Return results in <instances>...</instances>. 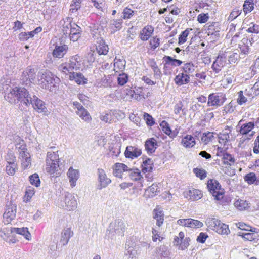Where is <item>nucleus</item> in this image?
Masks as SVG:
<instances>
[{"label":"nucleus","instance_id":"obj_44","mask_svg":"<svg viewBox=\"0 0 259 259\" xmlns=\"http://www.w3.org/2000/svg\"><path fill=\"white\" fill-rule=\"evenodd\" d=\"M248 203L246 201L238 199L234 202V206L240 210L246 209L248 207Z\"/></svg>","mask_w":259,"mask_h":259},{"label":"nucleus","instance_id":"obj_41","mask_svg":"<svg viewBox=\"0 0 259 259\" xmlns=\"http://www.w3.org/2000/svg\"><path fill=\"white\" fill-rule=\"evenodd\" d=\"M160 125L164 133L169 136L170 137H173L175 136V135L172 134L169 124L167 122L165 121H162Z\"/></svg>","mask_w":259,"mask_h":259},{"label":"nucleus","instance_id":"obj_5","mask_svg":"<svg viewBox=\"0 0 259 259\" xmlns=\"http://www.w3.org/2000/svg\"><path fill=\"white\" fill-rule=\"evenodd\" d=\"M92 31V34L93 37L97 39L96 44V49L97 52L99 55H106L108 52V47L105 43L103 38L101 37H99L100 35L97 33V31L99 29V26L94 25L91 27Z\"/></svg>","mask_w":259,"mask_h":259},{"label":"nucleus","instance_id":"obj_58","mask_svg":"<svg viewBox=\"0 0 259 259\" xmlns=\"http://www.w3.org/2000/svg\"><path fill=\"white\" fill-rule=\"evenodd\" d=\"M242 13V10H239L238 9H234L232 12L230 13L229 19L231 20H233L235 18H236L238 16L241 15Z\"/></svg>","mask_w":259,"mask_h":259},{"label":"nucleus","instance_id":"obj_56","mask_svg":"<svg viewBox=\"0 0 259 259\" xmlns=\"http://www.w3.org/2000/svg\"><path fill=\"white\" fill-rule=\"evenodd\" d=\"M249 26H250V27L247 30V32L255 33H258L259 32V25H256L253 22H250Z\"/></svg>","mask_w":259,"mask_h":259},{"label":"nucleus","instance_id":"obj_29","mask_svg":"<svg viewBox=\"0 0 259 259\" xmlns=\"http://www.w3.org/2000/svg\"><path fill=\"white\" fill-rule=\"evenodd\" d=\"M72 235L73 232L71 231L70 228H67L63 230L61 234V240L63 242V245H66L68 243Z\"/></svg>","mask_w":259,"mask_h":259},{"label":"nucleus","instance_id":"obj_19","mask_svg":"<svg viewBox=\"0 0 259 259\" xmlns=\"http://www.w3.org/2000/svg\"><path fill=\"white\" fill-rule=\"evenodd\" d=\"M68 50V46L66 45L62 46L56 45L53 52V55L54 57L61 58L66 53Z\"/></svg>","mask_w":259,"mask_h":259},{"label":"nucleus","instance_id":"obj_2","mask_svg":"<svg viewBox=\"0 0 259 259\" xmlns=\"http://www.w3.org/2000/svg\"><path fill=\"white\" fill-rule=\"evenodd\" d=\"M38 84L44 89L53 92L57 88L60 79L48 70H41L38 73Z\"/></svg>","mask_w":259,"mask_h":259},{"label":"nucleus","instance_id":"obj_13","mask_svg":"<svg viewBox=\"0 0 259 259\" xmlns=\"http://www.w3.org/2000/svg\"><path fill=\"white\" fill-rule=\"evenodd\" d=\"M142 154V150L136 146H129L126 148L124 152L126 158L134 159L140 156Z\"/></svg>","mask_w":259,"mask_h":259},{"label":"nucleus","instance_id":"obj_11","mask_svg":"<svg viewBox=\"0 0 259 259\" xmlns=\"http://www.w3.org/2000/svg\"><path fill=\"white\" fill-rule=\"evenodd\" d=\"M64 202L66 209L68 210H73L77 208V200L75 196L70 193L66 192L65 193Z\"/></svg>","mask_w":259,"mask_h":259},{"label":"nucleus","instance_id":"obj_7","mask_svg":"<svg viewBox=\"0 0 259 259\" xmlns=\"http://www.w3.org/2000/svg\"><path fill=\"white\" fill-rule=\"evenodd\" d=\"M17 206L13 201H10L6 204L5 211L3 214V222L6 224H9L16 216Z\"/></svg>","mask_w":259,"mask_h":259},{"label":"nucleus","instance_id":"obj_22","mask_svg":"<svg viewBox=\"0 0 259 259\" xmlns=\"http://www.w3.org/2000/svg\"><path fill=\"white\" fill-rule=\"evenodd\" d=\"M175 83L179 86L188 83L190 81L189 75L184 73H179L175 79Z\"/></svg>","mask_w":259,"mask_h":259},{"label":"nucleus","instance_id":"obj_12","mask_svg":"<svg viewBox=\"0 0 259 259\" xmlns=\"http://www.w3.org/2000/svg\"><path fill=\"white\" fill-rule=\"evenodd\" d=\"M226 57L224 55H219L212 65L213 70L218 73L226 64Z\"/></svg>","mask_w":259,"mask_h":259},{"label":"nucleus","instance_id":"obj_24","mask_svg":"<svg viewBox=\"0 0 259 259\" xmlns=\"http://www.w3.org/2000/svg\"><path fill=\"white\" fill-rule=\"evenodd\" d=\"M157 143L154 138H150L146 141L145 143V149L148 153H153L157 148Z\"/></svg>","mask_w":259,"mask_h":259},{"label":"nucleus","instance_id":"obj_16","mask_svg":"<svg viewBox=\"0 0 259 259\" xmlns=\"http://www.w3.org/2000/svg\"><path fill=\"white\" fill-rule=\"evenodd\" d=\"M98 178L100 183L98 186V188L99 189H101L102 188L106 187L111 182V180L110 179L107 178L106 175L103 169H98Z\"/></svg>","mask_w":259,"mask_h":259},{"label":"nucleus","instance_id":"obj_8","mask_svg":"<svg viewBox=\"0 0 259 259\" xmlns=\"http://www.w3.org/2000/svg\"><path fill=\"white\" fill-rule=\"evenodd\" d=\"M226 98L222 94L212 93L208 97L207 106L208 107H220L223 105Z\"/></svg>","mask_w":259,"mask_h":259},{"label":"nucleus","instance_id":"obj_25","mask_svg":"<svg viewBox=\"0 0 259 259\" xmlns=\"http://www.w3.org/2000/svg\"><path fill=\"white\" fill-rule=\"evenodd\" d=\"M130 170V169L124 164L117 163L114 167V175L121 178L123 172L128 171Z\"/></svg>","mask_w":259,"mask_h":259},{"label":"nucleus","instance_id":"obj_59","mask_svg":"<svg viewBox=\"0 0 259 259\" xmlns=\"http://www.w3.org/2000/svg\"><path fill=\"white\" fill-rule=\"evenodd\" d=\"M112 118V115L111 114V111H109V113H106L105 115H102L100 116V119L106 123H110Z\"/></svg>","mask_w":259,"mask_h":259},{"label":"nucleus","instance_id":"obj_26","mask_svg":"<svg viewBox=\"0 0 259 259\" xmlns=\"http://www.w3.org/2000/svg\"><path fill=\"white\" fill-rule=\"evenodd\" d=\"M255 124L254 122H249L244 123L240 127L239 133L241 135H247L252 129L254 128Z\"/></svg>","mask_w":259,"mask_h":259},{"label":"nucleus","instance_id":"obj_48","mask_svg":"<svg viewBox=\"0 0 259 259\" xmlns=\"http://www.w3.org/2000/svg\"><path fill=\"white\" fill-rule=\"evenodd\" d=\"M5 159L7 164L17 163L16 162V157L14 155V153L12 151H10L7 153Z\"/></svg>","mask_w":259,"mask_h":259},{"label":"nucleus","instance_id":"obj_38","mask_svg":"<svg viewBox=\"0 0 259 259\" xmlns=\"http://www.w3.org/2000/svg\"><path fill=\"white\" fill-rule=\"evenodd\" d=\"M235 162V159L231 154L226 153L223 155V163L224 165L231 166Z\"/></svg>","mask_w":259,"mask_h":259},{"label":"nucleus","instance_id":"obj_35","mask_svg":"<svg viewBox=\"0 0 259 259\" xmlns=\"http://www.w3.org/2000/svg\"><path fill=\"white\" fill-rule=\"evenodd\" d=\"M77 114L83 120L89 122L91 120V117L88 111L84 108L76 111Z\"/></svg>","mask_w":259,"mask_h":259},{"label":"nucleus","instance_id":"obj_36","mask_svg":"<svg viewBox=\"0 0 259 259\" xmlns=\"http://www.w3.org/2000/svg\"><path fill=\"white\" fill-rule=\"evenodd\" d=\"M241 236L242 238L248 241H253L256 239H258L259 238V235L257 233L253 232L251 230V232L246 233H242L241 235H239Z\"/></svg>","mask_w":259,"mask_h":259},{"label":"nucleus","instance_id":"obj_15","mask_svg":"<svg viewBox=\"0 0 259 259\" xmlns=\"http://www.w3.org/2000/svg\"><path fill=\"white\" fill-rule=\"evenodd\" d=\"M67 177L69 178V183L72 188L75 187L76 184V181L79 178V172L77 169H74L72 167H70L67 172Z\"/></svg>","mask_w":259,"mask_h":259},{"label":"nucleus","instance_id":"obj_23","mask_svg":"<svg viewBox=\"0 0 259 259\" xmlns=\"http://www.w3.org/2000/svg\"><path fill=\"white\" fill-rule=\"evenodd\" d=\"M182 144L187 148L193 147L196 144L195 139L193 136L190 135H187L182 138Z\"/></svg>","mask_w":259,"mask_h":259},{"label":"nucleus","instance_id":"obj_1","mask_svg":"<svg viewBox=\"0 0 259 259\" xmlns=\"http://www.w3.org/2000/svg\"><path fill=\"white\" fill-rule=\"evenodd\" d=\"M2 91L5 99L11 103L20 101L27 106L31 104L39 113L47 111L45 102L25 88L14 87L6 83L2 84Z\"/></svg>","mask_w":259,"mask_h":259},{"label":"nucleus","instance_id":"obj_60","mask_svg":"<svg viewBox=\"0 0 259 259\" xmlns=\"http://www.w3.org/2000/svg\"><path fill=\"white\" fill-rule=\"evenodd\" d=\"M238 98H237V103L240 105H242L247 101V98H246L243 94V91H240L238 92Z\"/></svg>","mask_w":259,"mask_h":259},{"label":"nucleus","instance_id":"obj_45","mask_svg":"<svg viewBox=\"0 0 259 259\" xmlns=\"http://www.w3.org/2000/svg\"><path fill=\"white\" fill-rule=\"evenodd\" d=\"M156 253L162 257H166L169 255V251L167 248L165 246H160L157 248L156 250Z\"/></svg>","mask_w":259,"mask_h":259},{"label":"nucleus","instance_id":"obj_9","mask_svg":"<svg viewBox=\"0 0 259 259\" xmlns=\"http://www.w3.org/2000/svg\"><path fill=\"white\" fill-rule=\"evenodd\" d=\"M19 159L21 162L22 167L23 169L27 168L31 163L30 155L25 147L20 148L19 150Z\"/></svg>","mask_w":259,"mask_h":259},{"label":"nucleus","instance_id":"obj_64","mask_svg":"<svg viewBox=\"0 0 259 259\" xmlns=\"http://www.w3.org/2000/svg\"><path fill=\"white\" fill-rule=\"evenodd\" d=\"M208 237V235L205 233L201 232L199 235L197 237V241L199 242L203 243L205 242L206 238Z\"/></svg>","mask_w":259,"mask_h":259},{"label":"nucleus","instance_id":"obj_63","mask_svg":"<svg viewBox=\"0 0 259 259\" xmlns=\"http://www.w3.org/2000/svg\"><path fill=\"white\" fill-rule=\"evenodd\" d=\"M150 45L153 49H155L159 46V39L156 37H153L150 41Z\"/></svg>","mask_w":259,"mask_h":259},{"label":"nucleus","instance_id":"obj_42","mask_svg":"<svg viewBox=\"0 0 259 259\" xmlns=\"http://www.w3.org/2000/svg\"><path fill=\"white\" fill-rule=\"evenodd\" d=\"M214 139V137L213 136V133L208 132L203 134L201 140L205 143V144H207L210 142L212 141Z\"/></svg>","mask_w":259,"mask_h":259},{"label":"nucleus","instance_id":"obj_21","mask_svg":"<svg viewBox=\"0 0 259 259\" xmlns=\"http://www.w3.org/2000/svg\"><path fill=\"white\" fill-rule=\"evenodd\" d=\"M153 217L156 221V225L160 227L163 223L164 213L160 208H155L153 210Z\"/></svg>","mask_w":259,"mask_h":259},{"label":"nucleus","instance_id":"obj_3","mask_svg":"<svg viewBox=\"0 0 259 259\" xmlns=\"http://www.w3.org/2000/svg\"><path fill=\"white\" fill-rule=\"evenodd\" d=\"M59 158L58 154L55 152H47L46 159V171L52 177H58L61 174L59 167Z\"/></svg>","mask_w":259,"mask_h":259},{"label":"nucleus","instance_id":"obj_53","mask_svg":"<svg viewBox=\"0 0 259 259\" xmlns=\"http://www.w3.org/2000/svg\"><path fill=\"white\" fill-rule=\"evenodd\" d=\"M235 108V103L231 102L228 104L224 107L223 111L226 114L228 113H232L234 112Z\"/></svg>","mask_w":259,"mask_h":259},{"label":"nucleus","instance_id":"obj_10","mask_svg":"<svg viewBox=\"0 0 259 259\" xmlns=\"http://www.w3.org/2000/svg\"><path fill=\"white\" fill-rule=\"evenodd\" d=\"M177 223L182 226L195 229L201 228L203 226L202 222L192 219H179L178 220Z\"/></svg>","mask_w":259,"mask_h":259},{"label":"nucleus","instance_id":"obj_50","mask_svg":"<svg viewBox=\"0 0 259 259\" xmlns=\"http://www.w3.org/2000/svg\"><path fill=\"white\" fill-rule=\"evenodd\" d=\"M30 182L32 185L38 187L40 184V181L37 174H34L29 177Z\"/></svg>","mask_w":259,"mask_h":259},{"label":"nucleus","instance_id":"obj_27","mask_svg":"<svg viewBox=\"0 0 259 259\" xmlns=\"http://www.w3.org/2000/svg\"><path fill=\"white\" fill-rule=\"evenodd\" d=\"M69 78L71 80H75L78 84H80L82 83L83 84L86 83L87 79L81 73L72 72L69 75Z\"/></svg>","mask_w":259,"mask_h":259},{"label":"nucleus","instance_id":"obj_49","mask_svg":"<svg viewBox=\"0 0 259 259\" xmlns=\"http://www.w3.org/2000/svg\"><path fill=\"white\" fill-rule=\"evenodd\" d=\"M193 171L196 176L201 180H203L206 177L207 172L206 170L202 168H195L193 169Z\"/></svg>","mask_w":259,"mask_h":259},{"label":"nucleus","instance_id":"obj_52","mask_svg":"<svg viewBox=\"0 0 259 259\" xmlns=\"http://www.w3.org/2000/svg\"><path fill=\"white\" fill-rule=\"evenodd\" d=\"M72 3L70 5V11L74 13L80 8V0H73Z\"/></svg>","mask_w":259,"mask_h":259},{"label":"nucleus","instance_id":"obj_32","mask_svg":"<svg viewBox=\"0 0 259 259\" xmlns=\"http://www.w3.org/2000/svg\"><path fill=\"white\" fill-rule=\"evenodd\" d=\"M214 231L222 235H227L230 232L228 226L221 222H219V225H218L217 229H214Z\"/></svg>","mask_w":259,"mask_h":259},{"label":"nucleus","instance_id":"obj_47","mask_svg":"<svg viewBox=\"0 0 259 259\" xmlns=\"http://www.w3.org/2000/svg\"><path fill=\"white\" fill-rule=\"evenodd\" d=\"M183 70L185 73L188 75L194 72L195 71V66L193 63L191 62L185 63L183 66Z\"/></svg>","mask_w":259,"mask_h":259},{"label":"nucleus","instance_id":"obj_30","mask_svg":"<svg viewBox=\"0 0 259 259\" xmlns=\"http://www.w3.org/2000/svg\"><path fill=\"white\" fill-rule=\"evenodd\" d=\"M125 66V61L123 58L117 59L115 57L114 59V71H122L124 70Z\"/></svg>","mask_w":259,"mask_h":259},{"label":"nucleus","instance_id":"obj_14","mask_svg":"<svg viewBox=\"0 0 259 259\" xmlns=\"http://www.w3.org/2000/svg\"><path fill=\"white\" fill-rule=\"evenodd\" d=\"M36 72V70L35 68L30 66L28 67L23 72L22 75V80L24 81L29 80L30 82H32L35 79Z\"/></svg>","mask_w":259,"mask_h":259},{"label":"nucleus","instance_id":"obj_17","mask_svg":"<svg viewBox=\"0 0 259 259\" xmlns=\"http://www.w3.org/2000/svg\"><path fill=\"white\" fill-rule=\"evenodd\" d=\"M133 243L130 241H127L125 243V255L127 256V259H136L137 251L132 246Z\"/></svg>","mask_w":259,"mask_h":259},{"label":"nucleus","instance_id":"obj_54","mask_svg":"<svg viewBox=\"0 0 259 259\" xmlns=\"http://www.w3.org/2000/svg\"><path fill=\"white\" fill-rule=\"evenodd\" d=\"M244 179L245 181H246L248 184H252L256 181V177L254 173L250 172L246 175Z\"/></svg>","mask_w":259,"mask_h":259},{"label":"nucleus","instance_id":"obj_46","mask_svg":"<svg viewBox=\"0 0 259 259\" xmlns=\"http://www.w3.org/2000/svg\"><path fill=\"white\" fill-rule=\"evenodd\" d=\"M129 171H131L130 176L132 180L134 181H139L143 178L140 171L138 169L132 170L130 169Z\"/></svg>","mask_w":259,"mask_h":259},{"label":"nucleus","instance_id":"obj_51","mask_svg":"<svg viewBox=\"0 0 259 259\" xmlns=\"http://www.w3.org/2000/svg\"><path fill=\"white\" fill-rule=\"evenodd\" d=\"M128 75L125 73L120 74L117 77V82L119 85H123L128 81Z\"/></svg>","mask_w":259,"mask_h":259},{"label":"nucleus","instance_id":"obj_40","mask_svg":"<svg viewBox=\"0 0 259 259\" xmlns=\"http://www.w3.org/2000/svg\"><path fill=\"white\" fill-rule=\"evenodd\" d=\"M254 8L253 0H245L243 5V11L245 14L251 12Z\"/></svg>","mask_w":259,"mask_h":259},{"label":"nucleus","instance_id":"obj_28","mask_svg":"<svg viewBox=\"0 0 259 259\" xmlns=\"http://www.w3.org/2000/svg\"><path fill=\"white\" fill-rule=\"evenodd\" d=\"M153 28L151 26L145 27L141 32V39L142 40H147L153 32Z\"/></svg>","mask_w":259,"mask_h":259},{"label":"nucleus","instance_id":"obj_6","mask_svg":"<svg viewBox=\"0 0 259 259\" xmlns=\"http://www.w3.org/2000/svg\"><path fill=\"white\" fill-rule=\"evenodd\" d=\"M207 188L209 192L215 197L216 200H219L223 198L224 191L218 181L213 179L208 180Z\"/></svg>","mask_w":259,"mask_h":259},{"label":"nucleus","instance_id":"obj_61","mask_svg":"<svg viewBox=\"0 0 259 259\" xmlns=\"http://www.w3.org/2000/svg\"><path fill=\"white\" fill-rule=\"evenodd\" d=\"M209 18L208 14H200L197 16V20L200 23H204Z\"/></svg>","mask_w":259,"mask_h":259},{"label":"nucleus","instance_id":"obj_55","mask_svg":"<svg viewBox=\"0 0 259 259\" xmlns=\"http://www.w3.org/2000/svg\"><path fill=\"white\" fill-rule=\"evenodd\" d=\"M165 58L166 59V63L171 62V65L176 66V65L175 64V63H176L177 64L178 66H180L182 64V61H181L180 60L176 59H174L173 58H172L170 56H165Z\"/></svg>","mask_w":259,"mask_h":259},{"label":"nucleus","instance_id":"obj_18","mask_svg":"<svg viewBox=\"0 0 259 259\" xmlns=\"http://www.w3.org/2000/svg\"><path fill=\"white\" fill-rule=\"evenodd\" d=\"M202 195L203 194L201 191L197 189H192L191 190H189L188 192H186L185 196L191 200L196 201L201 199Z\"/></svg>","mask_w":259,"mask_h":259},{"label":"nucleus","instance_id":"obj_34","mask_svg":"<svg viewBox=\"0 0 259 259\" xmlns=\"http://www.w3.org/2000/svg\"><path fill=\"white\" fill-rule=\"evenodd\" d=\"M220 222V220L215 218H208L206 220L205 223L208 228L214 231V229H217L218 225H219Z\"/></svg>","mask_w":259,"mask_h":259},{"label":"nucleus","instance_id":"obj_37","mask_svg":"<svg viewBox=\"0 0 259 259\" xmlns=\"http://www.w3.org/2000/svg\"><path fill=\"white\" fill-rule=\"evenodd\" d=\"M125 228V225L122 220L116 221L114 225V231H117V233L123 234Z\"/></svg>","mask_w":259,"mask_h":259},{"label":"nucleus","instance_id":"obj_57","mask_svg":"<svg viewBox=\"0 0 259 259\" xmlns=\"http://www.w3.org/2000/svg\"><path fill=\"white\" fill-rule=\"evenodd\" d=\"M72 25V27H71L69 34H81V28L74 22Z\"/></svg>","mask_w":259,"mask_h":259},{"label":"nucleus","instance_id":"obj_4","mask_svg":"<svg viewBox=\"0 0 259 259\" xmlns=\"http://www.w3.org/2000/svg\"><path fill=\"white\" fill-rule=\"evenodd\" d=\"M81 67V58L78 55L72 57L68 62L59 66V69L65 74L75 72L80 69Z\"/></svg>","mask_w":259,"mask_h":259},{"label":"nucleus","instance_id":"obj_62","mask_svg":"<svg viewBox=\"0 0 259 259\" xmlns=\"http://www.w3.org/2000/svg\"><path fill=\"white\" fill-rule=\"evenodd\" d=\"M144 119L146 121V123L149 125L152 126L154 124V122L152 117L147 113H145L144 114Z\"/></svg>","mask_w":259,"mask_h":259},{"label":"nucleus","instance_id":"obj_39","mask_svg":"<svg viewBox=\"0 0 259 259\" xmlns=\"http://www.w3.org/2000/svg\"><path fill=\"white\" fill-rule=\"evenodd\" d=\"M17 169V163L7 164L6 166V171L9 175L13 176Z\"/></svg>","mask_w":259,"mask_h":259},{"label":"nucleus","instance_id":"obj_43","mask_svg":"<svg viewBox=\"0 0 259 259\" xmlns=\"http://www.w3.org/2000/svg\"><path fill=\"white\" fill-rule=\"evenodd\" d=\"M191 30H192V29H186L181 33L178 39V44L179 45L183 44L186 41L187 37Z\"/></svg>","mask_w":259,"mask_h":259},{"label":"nucleus","instance_id":"obj_33","mask_svg":"<svg viewBox=\"0 0 259 259\" xmlns=\"http://www.w3.org/2000/svg\"><path fill=\"white\" fill-rule=\"evenodd\" d=\"M72 23L71 18L69 17L66 18L62 25V30L64 34H69L71 27H72Z\"/></svg>","mask_w":259,"mask_h":259},{"label":"nucleus","instance_id":"obj_20","mask_svg":"<svg viewBox=\"0 0 259 259\" xmlns=\"http://www.w3.org/2000/svg\"><path fill=\"white\" fill-rule=\"evenodd\" d=\"M10 231L11 233H16L24 236L27 240H29L31 238V234L27 228H11Z\"/></svg>","mask_w":259,"mask_h":259},{"label":"nucleus","instance_id":"obj_31","mask_svg":"<svg viewBox=\"0 0 259 259\" xmlns=\"http://www.w3.org/2000/svg\"><path fill=\"white\" fill-rule=\"evenodd\" d=\"M153 163L151 159L146 158L145 160H143L142 164L143 172H150L153 169Z\"/></svg>","mask_w":259,"mask_h":259}]
</instances>
